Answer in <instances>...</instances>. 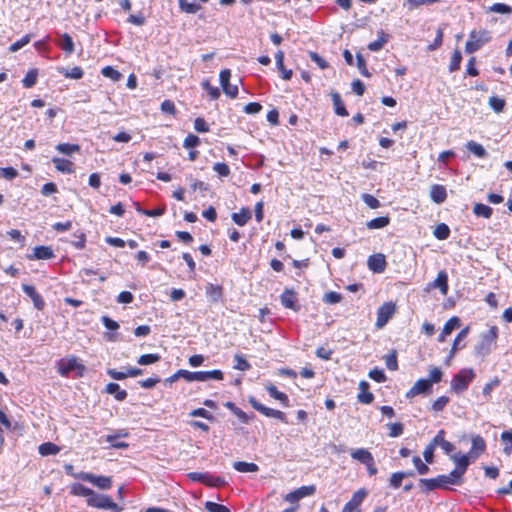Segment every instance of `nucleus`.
<instances>
[{
	"mask_svg": "<svg viewBox=\"0 0 512 512\" xmlns=\"http://www.w3.org/2000/svg\"><path fill=\"white\" fill-rule=\"evenodd\" d=\"M388 42V35L380 30L378 32V39L369 43L368 49L373 52H377L383 48V46Z\"/></svg>",
	"mask_w": 512,
	"mask_h": 512,
	"instance_id": "72a5a7b5",
	"label": "nucleus"
},
{
	"mask_svg": "<svg viewBox=\"0 0 512 512\" xmlns=\"http://www.w3.org/2000/svg\"><path fill=\"white\" fill-rule=\"evenodd\" d=\"M486 449V443L485 440L480 436L476 435L472 438V447L471 450L467 453L472 460H475L484 453Z\"/></svg>",
	"mask_w": 512,
	"mask_h": 512,
	"instance_id": "a211bd4d",
	"label": "nucleus"
},
{
	"mask_svg": "<svg viewBox=\"0 0 512 512\" xmlns=\"http://www.w3.org/2000/svg\"><path fill=\"white\" fill-rule=\"evenodd\" d=\"M178 3L181 11L189 14H195L201 9L200 5L196 3H190L188 0H179Z\"/></svg>",
	"mask_w": 512,
	"mask_h": 512,
	"instance_id": "a18cd8bd",
	"label": "nucleus"
},
{
	"mask_svg": "<svg viewBox=\"0 0 512 512\" xmlns=\"http://www.w3.org/2000/svg\"><path fill=\"white\" fill-rule=\"evenodd\" d=\"M351 457L364 465L374 458L373 455L365 448L352 450Z\"/></svg>",
	"mask_w": 512,
	"mask_h": 512,
	"instance_id": "c756f323",
	"label": "nucleus"
},
{
	"mask_svg": "<svg viewBox=\"0 0 512 512\" xmlns=\"http://www.w3.org/2000/svg\"><path fill=\"white\" fill-rule=\"evenodd\" d=\"M360 393L357 398L360 403L371 404L374 400V395L368 391L369 384L366 381H361L359 384Z\"/></svg>",
	"mask_w": 512,
	"mask_h": 512,
	"instance_id": "b1692460",
	"label": "nucleus"
},
{
	"mask_svg": "<svg viewBox=\"0 0 512 512\" xmlns=\"http://www.w3.org/2000/svg\"><path fill=\"white\" fill-rule=\"evenodd\" d=\"M83 369V365H81L76 358L68 359L66 363H63L60 367V374L63 376L68 375L71 371L76 369Z\"/></svg>",
	"mask_w": 512,
	"mask_h": 512,
	"instance_id": "f704fd0d",
	"label": "nucleus"
},
{
	"mask_svg": "<svg viewBox=\"0 0 512 512\" xmlns=\"http://www.w3.org/2000/svg\"><path fill=\"white\" fill-rule=\"evenodd\" d=\"M498 336V329L492 326L486 333L482 334L479 344L476 346V352L479 355L485 356L490 353Z\"/></svg>",
	"mask_w": 512,
	"mask_h": 512,
	"instance_id": "39448f33",
	"label": "nucleus"
},
{
	"mask_svg": "<svg viewBox=\"0 0 512 512\" xmlns=\"http://www.w3.org/2000/svg\"><path fill=\"white\" fill-rule=\"evenodd\" d=\"M188 477L192 481L201 482L211 487H220L225 484L224 479H222L221 477H214L209 473L191 472L188 474Z\"/></svg>",
	"mask_w": 512,
	"mask_h": 512,
	"instance_id": "9b49d317",
	"label": "nucleus"
},
{
	"mask_svg": "<svg viewBox=\"0 0 512 512\" xmlns=\"http://www.w3.org/2000/svg\"><path fill=\"white\" fill-rule=\"evenodd\" d=\"M462 61V55L459 50H455L452 54L451 61L449 64V71L455 72L460 69V64Z\"/></svg>",
	"mask_w": 512,
	"mask_h": 512,
	"instance_id": "603ef678",
	"label": "nucleus"
},
{
	"mask_svg": "<svg viewBox=\"0 0 512 512\" xmlns=\"http://www.w3.org/2000/svg\"><path fill=\"white\" fill-rule=\"evenodd\" d=\"M206 295L209 297L210 301L212 302H218L221 300L223 296V288L220 285H215L212 283H209L206 286Z\"/></svg>",
	"mask_w": 512,
	"mask_h": 512,
	"instance_id": "a878e982",
	"label": "nucleus"
},
{
	"mask_svg": "<svg viewBox=\"0 0 512 512\" xmlns=\"http://www.w3.org/2000/svg\"><path fill=\"white\" fill-rule=\"evenodd\" d=\"M476 374L472 368L461 369L456 373L450 383L451 392L460 395L466 391Z\"/></svg>",
	"mask_w": 512,
	"mask_h": 512,
	"instance_id": "f257e3e1",
	"label": "nucleus"
},
{
	"mask_svg": "<svg viewBox=\"0 0 512 512\" xmlns=\"http://www.w3.org/2000/svg\"><path fill=\"white\" fill-rule=\"evenodd\" d=\"M367 496V491L363 488L357 490L351 499L344 505L341 512H361L360 506Z\"/></svg>",
	"mask_w": 512,
	"mask_h": 512,
	"instance_id": "f8f14e48",
	"label": "nucleus"
},
{
	"mask_svg": "<svg viewBox=\"0 0 512 512\" xmlns=\"http://www.w3.org/2000/svg\"><path fill=\"white\" fill-rule=\"evenodd\" d=\"M501 439L505 443L504 453L510 455L512 453V430L504 431L501 434Z\"/></svg>",
	"mask_w": 512,
	"mask_h": 512,
	"instance_id": "3c124183",
	"label": "nucleus"
},
{
	"mask_svg": "<svg viewBox=\"0 0 512 512\" xmlns=\"http://www.w3.org/2000/svg\"><path fill=\"white\" fill-rule=\"evenodd\" d=\"M433 235L438 240H446L450 236V228L445 223H440L435 227Z\"/></svg>",
	"mask_w": 512,
	"mask_h": 512,
	"instance_id": "c03bdc74",
	"label": "nucleus"
},
{
	"mask_svg": "<svg viewBox=\"0 0 512 512\" xmlns=\"http://www.w3.org/2000/svg\"><path fill=\"white\" fill-rule=\"evenodd\" d=\"M316 487L314 485L302 486L290 493H288L284 499L290 503H296L304 497L311 496L315 493Z\"/></svg>",
	"mask_w": 512,
	"mask_h": 512,
	"instance_id": "2eb2a0df",
	"label": "nucleus"
},
{
	"mask_svg": "<svg viewBox=\"0 0 512 512\" xmlns=\"http://www.w3.org/2000/svg\"><path fill=\"white\" fill-rule=\"evenodd\" d=\"M451 459L456 463L457 467L451 471V476L456 477L462 483V478L470 464L471 457L468 454H455Z\"/></svg>",
	"mask_w": 512,
	"mask_h": 512,
	"instance_id": "1a4fd4ad",
	"label": "nucleus"
},
{
	"mask_svg": "<svg viewBox=\"0 0 512 512\" xmlns=\"http://www.w3.org/2000/svg\"><path fill=\"white\" fill-rule=\"evenodd\" d=\"M230 78L231 71L229 69H224L220 72L219 80L224 93L234 99L238 96V87L237 85L230 84Z\"/></svg>",
	"mask_w": 512,
	"mask_h": 512,
	"instance_id": "ddd939ff",
	"label": "nucleus"
},
{
	"mask_svg": "<svg viewBox=\"0 0 512 512\" xmlns=\"http://www.w3.org/2000/svg\"><path fill=\"white\" fill-rule=\"evenodd\" d=\"M54 257L53 250L48 246H37L33 250L31 258L38 260H48Z\"/></svg>",
	"mask_w": 512,
	"mask_h": 512,
	"instance_id": "bb28decb",
	"label": "nucleus"
},
{
	"mask_svg": "<svg viewBox=\"0 0 512 512\" xmlns=\"http://www.w3.org/2000/svg\"><path fill=\"white\" fill-rule=\"evenodd\" d=\"M38 451L42 456L56 455L60 448L54 443L46 442L39 446Z\"/></svg>",
	"mask_w": 512,
	"mask_h": 512,
	"instance_id": "37998d69",
	"label": "nucleus"
},
{
	"mask_svg": "<svg viewBox=\"0 0 512 512\" xmlns=\"http://www.w3.org/2000/svg\"><path fill=\"white\" fill-rule=\"evenodd\" d=\"M37 81V71L30 70L27 72L25 77L22 80L23 86L26 88H31L36 84Z\"/></svg>",
	"mask_w": 512,
	"mask_h": 512,
	"instance_id": "5fc2aeb1",
	"label": "nucleus"
},
{
	"mask_svg": "<svg viewBox=\"0 0 512 512\" xmlns=\"http://www.w3.org/2000/svg\"><path fill=\"white\" fill-rule=\"evenodd\" d=\"M331 98L334 106V111L337 115L346 117L348 116V111L346 110L344 103L341 99V96L338 92H332Z\"/></svg>",
	"mask_w": 512,
	"mask_h": 512,
	"instance_id": "cd10ccee",
	"label": "nucleus"
},
{
	"mask_svg": "<svg viewBox=\"0 0 512 512\" xmlns=\"http://www.w3.org/2000/svg\"><path fill=\"white\" fill-rule=\"evenodd\" d=\"M235 365L234 369L240 370V371H248L251 368L250 363L241 355L236 354L234 356Z\"/></svg>",
	"mask_w": 512,
	"mask_h": 512,
	"instance_id": "864d4df0",
	"label": "nucleus"
},
{
	"mask_svg": "<svg viewBox=\"0 0 512 512\" xmlns=\"http://www.w3.org/2000/svg\"><path fill=\"white\" fill-rule=\"evenodd\" d=\"M440 0H405L404 6L408 8V10H414L422 5H431L439 2Z\"/></svg>",
	"mask_w": 512,
	"mask_h": 512,
	"instance_id": "09e8293b",
	"label": "nucleus"
},
{
	"mask_svg": "<svg viewBox=\"0 0 512 512\" xmlns=\"http://www.w3.org/2000/svg\"><path fill=\"white\" fill-rule=\"evenodd\" d=\"M56 150L62 154L71 155L74 152H78L80 147L77 144L60 143L56 146Z\"/></svg>",
	"mask_w": 512,
	"mask_h": 512,
	"instance_id": "de8ad7c7",
	"label": "nucleus"
},
{
	"mask_svg": "<svg viewBox=\"0 0 512 512\" xmlns=\"http://www.w3.org/2000/svg\"><path fill=\"white\" fill-rule=\"evenodd\" d=\"M361 198L363 202L371 209H377L381 205L380 201L371 194H362Z\"/></svg>",
	"mask_w": 512,
	"mask_h": 512,
	"instance_id": "4d7b16f0",
	"label": "nucleus"
},
{
	"mask_svg": "<svg viewBox=\"0 0 512 512\" xmlns=\"http://www.w3.org/2000/svg\"><path fill=\"white\" fill-rule=\"evenodd\" d=\"M30 41H31V35L27 34V35L23 36L20 40L13 43L9 47V50H10V52H16V51L20 50L22 47H24L25 45H27Z\"/></svg>",
	"mask_w": 512,
	"mask_h": 512,
	"instance_id": "69168bd1",
	"label": "nucleus"
},
{
	"mask_svg": "<svg viewBox=\"0 0 512 512\" xmlns=\"http://www.w3.org/2000/svg\"><path fill=\"white\" fill-rule=\"evenodd\" d=\"M184 379L187 382H193V381H199V382H206L209 380H222L223 379V372L220 370H212V371H196L191 372L188 370H185Z\"/></svg>",
	"mask_w": 512,
	"mask_h": 512,
	"instance_id": "0eeeda50",
	"label": "nucleus"
},
{
	"mask_svg": "<svg viewBox=\"0 0 512 512\" xmlns=\"http://www.w3.org/2000/svg\"><path fill=\"white\" fill-rule=\"evenodd\" d=\"M342 300V295L338 292L330 291L323 297V301L326 304H336Z\"/></svg>",
	"mask_w": 512,
	"mask_h": 512,
	"instance_id": "0e129e2a",
	"label": "nucleus"
},
{
	"mask_svg": "<svg viewBox=\"0 0 512 512\" xmlns=\"http://www.w3.org/2000/svg\"><path fill=\"white\" fill-rule=\"evenodd\" d=\"M489 11L500 14H511L512 8L504 3H495L492 6H490Z\"/></svg>",
	"mask_w": 512,
	"mask_h": 512,
	"instance_id": "13d9d810",
	"label": "nucleus"
},
{
	"mask_svg": "<svg viewBox=\"0 0 512 512\" xmlns=\"http://www.w3.org/2000/svg\"><path fill=\"white\" fill-rule=\"evenodd\" d=\"M22 289L24 293L32 300L34 307L37 310H43L45 301L42 296L36 291L35 287L28 284H23Z\"/></svg>",
	"mask_w": 512,
	"mask_h": 512,
	"instance_id": "dca6fc26",
	"label": "nucleus"
},
{
	"mask_svg": "<svg viewBox=\"0 0 512 512\" xmlns=\"http://www.w3.org/2000/svg\"><path fill=\"white\" fill-rule=\"evenodd\" d=\"M74 476L82 481L89 482L102 490H108L112 487V478L109 476L95 475L89 472H80Z\"/></svg>",
	"mask_w": 512,
	"mask_h": 512,
	"instance_id": "423d86ee",
	"label": "nucleus"
},
{
	"mask_svg": "<svg viewBox=\"0 0 512 512\" xmlns=\"http://www.w3.org/2000/svg\"><path fill=\"white\" fill-rule=\"evenodd\" d=\"M466 148L468 149V151L476 155L478 158H485L487 156L485 148L475 141H469L466 144Z\"/></svg>",
	"mask_w": 512,
	"mask_h": 512,
	"instance_id": "a19ab883",
	"label": "nucleus"
},
{
	"mask_svg": "<svg viewBox=\"0 0 512 512\" xmlns=\"http://www.w3.org/2000/svg\"><path fill=\"white\" fill-rule=\"evenodd\" d=\"M70 492H71V494H73L75 496H82V497H86L88 499L90 494H92V489H90L80 483H73L70 487Z\"/></svg>",
	"mask_w": 512,
	"mask_h": 512,
	"instance_id": "ea45409f",
	"label": "nucleus"
},
{
	"mask_svg": "<svg viewBox=\"0 0 512 512\" xmlns=\"http://www.w3.org/2000/svg\"><path fill=\"white\" fill-rule=\"evenodd\" d=\"M473 212L476 216L484 217L486 219H489L492 215V208L488 205L482 204V203H476L473 207Z\"/></svg>",
	"mask_w": 512,
	"mask_h": 512,
	"instance_id": "79ce46f5",
	"label": "nucleus"
},
{
	"mask_svg": "<svg viewBox=\"0 0 512 512\" xmlns=\"http://www.w3.org/2000/svg\"><path fill=\"white\" fill-rule=\"evenodd\" d=\"M460 326V319L458 317L450 318L444 325L439 337V342H444L446 337L452 333L454 329Z\"/></svg>",
	"mask_w": 512,
	"mask_h": 512,
	"instance_id": "4be33fe9",
	"label": "nucleus"
},
{
	"mask_svg": "<svg viewBox=\"0 0 512 512\" xmlns=\"http://www.w3.org/2000/svg\"><path fill=\"white\" fill-rule=\"evenodd\" d=\"M281 303L285 308L298 311L300 306L297 303V295L293 290L286 289L281 295Z\"/></svg>",
	"mask_w": 512,
	"mask_h": 512,
	"instance_id": "6ab92c4d",
	"label": "nucleus"
},
{
	"mask_svg": "<svg viewBox=\"0 0 512 512\" xmlns=\"http://www.w3.org/2000/svg\"><path fill=\"white\" fill-rule=\"evenodd\" d=\"M101 73L104 77H107L112 81H119L122 77V74L118 70L114 69L112 66H105L102 69Z\"/></svg>",
	"mask_w": 512,
	"mask_h": 512,
	"instance_id": "8fccbe9b",
	"label": "nucleus"
},
{
	"mask_svg": "<svg viewBox=\"0 0 512 512\" xmlns=\"http://www.w3.org/2000/svg\"><path fill=\"white\" fill-rule=\"evenodd\" d=\"M276 66L278 70L282 73V78L284 80H290L292 77V70H287L284 65V53L282 51H278L275 55Z\"/></svg>",
	"mask_w": 512,
	"mask_h": 512,
	"instance_id": "7c9ffc66",
	"label": "nucleus"
},
{
	"mask_svg": "<svg viewBox=\"0 0 512 512\" xmlns=\"http://www.w3.org/2000/svg\"><path fill=\"white\" fill-rule=\"evenodd\" d=\"M449 398L447 396H441L437 398L432 404V410L435 412H441L449 403Z\"/></svg>",
	"mask_w": 512,
	"mask_h": 512,
	"instance_id": "bf43d9fd",
	"label": "nucleus"
},
{
	"mask_svg": "<svg viewBox=\"0 0 512 512\" xmlns=\"http://www.w3.org/2000/svg\"><path fill=\"white\" fill-rule=\"evenodd\" d=\"M412 461H413L415 468L417 469V472L420 475H426L429 472L430 469H429L428 465L423 463V461L421 460V458L419 456H414Z\"/></svg>",
	"mask_w": 512,
	"mask_h": 512,
	"instance_id": "680f3d73",
	"label": "nucleus"
},
{
	"mask_svg": "<svg viewBox=\"0 0 512 512\" xmlns=\"http://www.w3.org/2000/svg\"><path fill=\"white\" fill-rule=\"evenodd\" d=\"M205 509L208 512H230V510L226 506L212 501H207L205 503Z\"/></svg>",
	"mask_w": 512,
	"mask_h": 512,
	"instance_id": "052dcab7",
	"label": "nucleus"
},
{
	"mask_svg": "<svg viewBox=\"0 0 512 512\" xmlns=\"http://www.w3.org/2000/svg\"><path fill=\"white\" fill-rule=\"evenodd\" d=\"M431 390V381L421 378L407 391L406 398L411 399L420 394H428Z\"/></svg>",
	"mask_w": 512,
	"mask_h": 512,
	"instance_id": "4468645a",
	"label": "nucleus"
},
{
	"mask_svg": "<svg viewBox=\"0 0 512 512\" xmlns=\"http://www.w3.org/2000/svg\"><path fill=\"white\" fill-rule=\"evenodd\" d=\"M266 390H267V392L269 393V395L271 397H273L274 399L280 401L285 407L289 406V398H288V396L285 393L278 391L276 386H274L272 384L267 385L266 386Z\"/></svg>",
	"mask_w": 512,
	"mask_h": 512,
	"instance_id": "2f4dec72",
	"label": "nucleus"
},
{
	"mask_svg": "<svg viewBox=\"0 0 512 512\" xmlns=\"http://www.w3.org/2000/svg\"><path fill=\"white\" fill-rule=\"evenodd\" d=\"M419 483L423 486L425 491H432L438 488H445L447 485H459L461 484L456 477L451 476V472L447 475H439L436 478L431 479H420Z\"/></svg>",
	"mask_w": 512,
	"mask_h": 512,
	"instance_id": "7ed1b4c3",
	"label": "nucleus"
},
{
	"mask_svg": "<svg viewBox=\"0 0 512 512\" xmlns=\"http://www.w3.org/2000/svg\"><path fill=\"white\" fill-rule=\"evenodd\" d=\"M396 306L392 302H386L377 310L376 327L383 328L395 313Z\"/></svg>",
	"mask_w": 512,
	"mask_h": 512,
	"instance_id": "9d476101",
	"label": "nucleus"
},
{
	"mask_svg": "<svg viewBox=\"0 0 512 512\" xmlns=\"http://www.w3.org/2000/svg\"><path fill=\"white\" fill-rule=\"evenodd\" d=\"M59 72L66 78H71V79H76V80L81 79L84 75L82 68L79 66H74L71 69L61 68L59 70Z\"/></svg>",
	"mask_w": 512,
	"mask_h": 512,
	"instance_id": "4c0bfd02",
	"label": "nucleus"
},
{
	"mask_svg": "<svg viewBox=\"0 0 512 512\" xmlns=\"http://www.w3.org/2000/svg\"><path fill=\"white\" fill-rule=\"evenodd\" d=\"M505 104L506 103L503 98H499L497 96H491L489 98V106L496 113H501L504 110Z\"/></svg>",
	"mask_w": 512,
	"mask_h": 512,
	"instance_id": "49530a36",
	"label": "nucleus"
},
{
	"mask_svg": "<svg viewBox=\"0 0 512 512\" xmlns=\"http://www.w3.org/2000/svg\"><path fill=\"white\" fill-rule=\"evenodd\" d=\"M159 360H160V356L158 354H144L138 358L137 363L139 365H149V364L156 363Z\"/></svg>",
	"mask_w": 512,
	"mask_h": 512,
	"instance_id": "6e6d98bb",
	"label": "nucleus"
},
{
	"mask_svg": "<svg viewBox=\"0 0 512 512\" xmlns=\"http://www.w3.org/2000/svg\"><path fill=\"white\" fill-rule=\"evenodd\" d=\"M128 432L125 430H119L117 433L112 435H107L105 437V441L111 445L113 448L124 449L128 447V444L123 441H118L119 438L128 437Z\"/></svg>",
	"mask_w": 512,
	"mask_h": 512,
	"instance_id": "aec40b11",
	"label": "nucleus"
},
{
	"mask_svg": "<svg viewBox=\"0 0 512 512\" xmlns=\"http://www.w3.org/2000/svg\"><path fill=\"white\" fill-rule=\"evenodd\" d=\"M202 87L208 92L212 100H216L220 97V90L215 86H211L209 81H204L202 83Z\"/></svg>",
	"mask_w": 512,
	"mask_h": 512,
	"instance_id": "e2e57ef3",
	"label": "nucleus"
},
{
	"mask_svg": "<svg viewBox=\"0 0 512 512\" xmlns=\"http://www.w3.org/2000/svg\"><path fill=\"white\" fill-rule=\"evenodd\" d=\"M430 198L436 204H442L447 198V191L445 186L434 184L430 189Z\"/></svg>",
	"mask_w": 512,
	"mask_h": 512,
	"instance_id": "412c9836",
	"label": "nucleus"
},
{
	"mask_svg": "<svg viewBox=\"0 0 512 512\" xmlns=\"http://www.w3.org/2000/svg\"><path fill=\"white\" fill-rule=\"evenodd\" d=\"M58 46L66 53L72 54L75 50L74 42L71 36L67 33H64L61 36V40L58 42Z\"/></svg>",
	"mask_w": 512,
	"mask_h": 512,
	"instance_id": "c9c22d12",
	"label": "nucleus"
},
{
	"mask_svg": "<svg viewBox=\"0 0 512 512\" xmlns=\"http://www.w3.org/2000/svg\"><path fill=\"white\" fill-rule=\"evenodd\" d=\"M233 468L241 473L257 472L259 467L255 463H248L244 461H236L233 463Z\"/></svg>",
	"mask_w": 512,
	"mask_h": 512,
	"instance_id": "e433bc0d",
	"label": "nucleus"
},
{
	"mask_svg": "<svg viewBox=\"0 0 512 512\" xmlns=\"http://www.w3.org/2000/svg\"><path fill=\"white\" fill-rule=\"evenodd\" d=\"M87 505L98 509H108L113 511H120L117 503H115L109 496L98 494L92 490V494L86 499Z\"/></svg>",
	"mask_w": 512,
	"mask_h": 512,
	"instance_id": "20e7f679",
	"label": "nucleus"
},
{
	"mask_svg": "<svg viewBox=\"0 0 512 512\" xmlns=\"http://www.w3.org/2000/svg\"><path fill=\"white\" fill-rule=\"evenodd\" d=\"M251 211L249 208H241L237 213L232 214V220L239 226H244L251 219Z\"/></svg>",
	"mask_w": 512,
	"mask_h": 512,
	"instance_id": "c85d7f7f",
	"label": "nucleus"
},
{
	"mask_svg": "<svg viewBox=\"0 0 512 512\" xmlns=\"http://www.w3.org/2000/svg\"><path fill=\"white\" fill-rule=\"evenodd\" d=\"M430 287L432 288H438L442 295H446L448 292V275L445 271H440L436 277V279L433 281V283L430 284Z\"/></svg>",
	"mask_w": 512,
	"mask_h": 512,
	"instance_id": "5701e85b",
	"label": "nucleus"
},
{
	"mask_svg": "<svg viewBox=\"0 0 512 512\" xmlns=\"http://www.w3.org/2000/svg\"><path fill=\"white\" fill-rule=\"evenodd\" d=\"M52 162L54 163L55 168L59 172L67 173V174H71L74 172L73 163L70 160H67L64 158H59V157H54L52 159Z\"/></svg>",
	"mask_w": 512,
	"mask_h": 512,
	"instance_id": "393cba45",
	"label": "nucleus"
},
{
	"mask_svg": "<svg viewBox=\"0 0 512 512\" xmlns=\"http://www.w3.org/2000/svg\"><path fill=\"white\" fill-rule=\"evenodd\" d=\"M368 267L375 273H382L386 268V260L383 254H374L368 258Z\"/></svg>",
	"mask_w": 512,
	"mask_h": 512,
	"instance_id": "f3484780",
	"label": "nucleus"
},
{
	"mask_svg": "<svg viewBox=\"0 0 512 512\" xmlns=\"http://www.w3.org/2000/svg\"><path fill=\"white\" fill-rule=\"evenodd\" d=\"M213 170L221 177H227L230 174V168L227 164L217 162L213 165Z\"/></svg>",
	"mask_w": 512,
	"mask_h": 512,
	"instance_id": "774afa93",
	"label": "nucleus"
},
{
	"mask_svg": "<svg viewBox=\"0 0 512 512\" xmlns=\"http://www.w3.org/2000/svg\"><path fill=\"white\" fill-rule=\"evenodd\" d=\"M389 223L390 218L388 216H381L368 221L366 226L368 229H381L389 225Z\"/></svg>",
	"mask_w": 512,
	"mask_h": 512,
	"instance_id": "58836bf2",
	"label": "nucleus"
},
{
	"mask_svg": "<svg viewBox=\"0 0 512 512\" xmlns=\"http://www.w3.org/2000/svg\"><path fill=\"white\" fill-rule=\"evenodd\" d=\"M106 392L108 394L114 395L115 399L118 401H123L127 397V392L125 390L120 389L119 384L114 382L107 384Z\"/></svg>",
	"mask_w": 512,
	"mask_h": 512,
	"instance_id": "473e14b6",
	"label": "nucleus"
},
{
	"mask_svg": "<svg viewBox=\"0 0 512 512\" xmlns=\"http://www.w3.org/2000/svg\"><path fill=\"white\" fill-rule=\"evenodd\" d=\"M491 40L490 32L487 30H472L465 45V51L469 54L478 51L484 44Z\"/></svg>",
	"mask_w": 512,
	"mask_h": 512,
	"instance_id": "f03ea898",
	"label": "nucleus"
},
{
	"mask_svg": "<svg viewBox=\"0 0 512 512\" xmlns=\"http://www.w3.org/2000/svg\"><path fill=\"white\" fill-rule=\"evenodd\" d=\"M405 478V475L403 472H395L390 477V486L394 489H397L401 486L403 479Z\"/></svg>",
	"mask_w": 512,
	"mask_h": 512,
	"instance_id": "338daca9",
	"label": "nucleus"
},
{
	"mask_svg": "<svg viewBox=\"0 0 512 512\" xmlns=\"http://www.w3.org/2000/svg\"><path fill=\"white\" fill-rule=\"evenodd\" d=\"M249 403L251 406L260 412L261 414L265 415L266 417H271L280 420L283 423H288L286 414L280 410H276L273 408L266 407L265 405L261 404L259 401L256 400L255 397L251 396L249 397Z\"/></svg>",
	"mask_w": 512,
	"mask_h": 512,
	"instance_id": "6e6552de",
	"label": "nucleus"
}]
</instances>
